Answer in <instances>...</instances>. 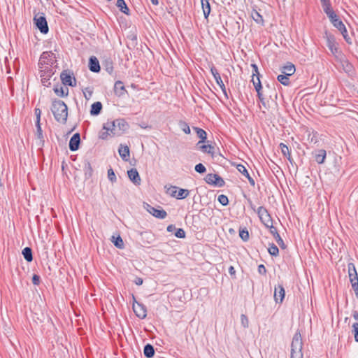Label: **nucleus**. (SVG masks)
Segmentation results:
<instances>
[{"label": "nucleus", "mask_w": 358, "mask_h": 358, "mask_svg": "<svg viewBox=\"0 0 358 358\" xmlns=\"http://www.w3.org/2000/svg\"><path fill=\"white\" fill-rule=\"evenodd\" d=\"M178 124H179L180 128L184 131L185 134H190L191 130H190L189 126L188 125V124L186 122L181 120L179 122Z\"/></svg>", "instance_id": "obj_46"}, {"label": "nucleus", "mask_w": 358, "mask_h": 358, "mask_svg": "<svg viewBox=\"0 0 358 358\" xmlns=\"http://www.w3.org/2000/svg\"><path fill=\"white\" fill-rule=\"evenodd\" d=\"M352 332L354 336H358V323L355 322L352 325Z\"/></svg>", "instance_id": "obj_63"}, {"label": "nucleus", "mask_w": 358, "mask_h": 358, "mask_svg": "<svg viewBox=\"0 0 358 358\" xmlns=\"http://www.w3.org/2000/svg\"><path fill=\"white\" fill-rule=\"evenodd\" d=\"M338 31L341 32V34H342V36L343 37L347 36L348 35V31H347V29H346V27L345 24L342 27V28H340L338 29Z\"/></svg>", "instance_id": "obj_62"}, {"label": "nucleus", "mask_w": 358, "mask_h": 358, "mask_svg": "<svg viewBox=\"0 0 358 358\" xmlns=\"http://www.w3.org/2000/svg\"><path fill=\"white\" fill-rule=\"evenodd\" d=\"M204 180L210 185L217 187H223L225 185L224 179L217 173H208Z\"/></svg>", "instance_id": "obj_4"}, {"label": "nucleus", "mask_w": 358, "mask_h": 358, "mask_svg": "<svg viewBox=\"0 0 358 358\" xmlns=\"http://www.w3.org/2000/svg\"><path fill=\"white\" fill-rule=\"evenodd\" d=\"M108 136H112V134L110 132V131L104 130L101 131L99 134V138L103 140L107 139Z\"/></svg>", "instance_id": "obj_53"}, {"label": "nucleus", "mask_w": 358, "mask_h": 358, "mask_svg": "<svg viewBox=\"0 0 358 358\" xmlns=\"http://www.w3.org/2000/svg\"><path fill=\"white\" fill-rule=\"evenodd\" d=\"M31 280L34 285H38L41 283V277L37 274H34Z\"/></svg>", "instance_id": "obj_55"}, {"label": "nucleus", "mask_w": 358, "mask_h": 358, "mask_svg": "<svg viewBox=\"0 0 358 358\" xmlns=\"http://www.w3.org/2000/svg\"><path fill=\"white\" fill-rule=\"evenodd\" d=\"M190 191L187 189L179 188L178 189L177 199H184L188 196Z\"/></svg>", "instance_id": "obj_43"}, {"label": "nucleus", "mask_w": 358, "mask_h": 358, "mask_svg": "<svg viewBox=\"0 0 358 358\" xmlns=\"http://www.w3.org/2000/svg\"><path fill=\"white\" fill-rule=\"evenodd\" d=\"M176 229L174 224H169L167 226L166 230L168 232H173Z\"/></svg>", "instance_id": "obj_64"}, {"label": "nucleus", "mask_w": 358, "mask_h": 358, "mask_svg": "<svg viewBox=\"0 0 358 358\" xmlns=\"http://www.w3.org/2000/svg\"><path fill=\"white\" fill-rule=\"evenodd\" d=\"M312 155L314 157L315 162L319 164H322L325 161L327 152L324 149H320L313 151Z\"/></svg>", "instance_id": "obj_17"}, {"label": "nucleus", "mask_w": 358, "mask_h": 358, "mask_svg": "<svg viewBox=\"0 0 358 358\" xmlns=\"http://www.w3.org/2000/svg\"><path fill=\"white\" fill-rule=\"evenodd\" d=\"M84 96L86 99H90L92 95L93 91L90 87H86L83 90Z\"/></svg>", "instance_id": "obj_52"}, {"label": "nucleus", "mask_w": 358, "mask_h": 358, "mask_svg": "<svg viewBox=\"0 0 358 358\" xmlns=\"http://www.w3.org/2000/svg\"><path fill=\"white\" fill-rule=\"evenodd\" d=\"M38 65V68L40 69V70L46 69V66H50L49 65V63L43 62L41 61V59H39Z\"/></svg>", "instance_id": "obj_60"}, {"label": "nucleus", "mask_w": 358, "mask_h": 358, "mask_svg": "<svg viewBox=\"0 0 358 358\" xmlns=\"http://www.w3.org/2000/svg\"><path fill=\"white\" fill-rule=\"evenodd\" d=\"M253 20L258 24H262L264 22L263 17L257 12L255 11L254 14H252Z\"/></svg>", "instance_id": "obj_51"}, {"label": "nucleus", "mask_w": 358, "mask_h": 358, "mask_svg": "<svg viewBox=\"0 0 358 358\" xmlns=\"http://www.w3.org/2000/svg\"><path fill=\"white\" fill-rule=\"evenodd\" d=\"M218 202L223 206H227L229 204V199L224 194H220L217 197Z\"/></svg>", "instance_id": "obj_47"}, {"label": "nucleus", "mask_w": 358, "mask_h": 358, "mask_svg": "<svg viewBox=\"0 0 358 358\" xmlns=\"http://www.w3.org/2000/svg\"><path fill=\"white\" fill-rule=\"evenodd\" d=\"M54 92L59 97H66L69 94V89L66 87H62L59 84L55 85L53 87Z\"/></svg>", "instance_id": "obj_25"}, {"label": "nucleus", "mask_w": 358, "mask_h": 358, "mask_svg": "<svg viewBox=\"0 0 358 358\" xmlns=\"http://www.w3.org/2000/svg\"><path fill=\"white\" fill-rule=\"evenodd\" d=\"M303 348V341L302 337H293V340L291 344V355H295V356H303L302 354Z\"/></svg>", "instance_id": "obj_9"}, {"label": "nucleus", "mask_w": 358, "mask_h": 358, "mask_svg": "<svg viewBox=\"0 0 358 358\" xmlns=\"http://www.w3.org/2000/svg\"><path fill=\"white\" fill-rule=\"evenodd\" d=\"M279 146L280 148L281 152H282V155L287 159V160L289 162V163L292 166L295 165V166L297 169L298 166L296 164V163L294 162V159H292L287 145L283 143H280Z\"/></svg>", "instance_id": "obj_21"}, {"label": "nucleus", "mask_w": 358, "mask_h": 358, "mask_svg": "<svg viewBox=\"0 0 358 358\" xmlns=\"http://www.w3.org/2000/svg\"><path fill=\"white\" fill-rule=\"evenodd\" d=\"M34 24L35 27L43 34H47L49 31V27L45 14L38 13L34 17Z\"/></svg>", "instance_id": "obj_3"}, {"label": "nucleus", "mask_w": 358, "mask_h": 358, "mask_svg": "<svg viewBox=\"0 0 358 358\" xmlns=\"http://www.w3.org/2000/svg\"><path fill=\"white\" fill-rule=\"evenodd\" d=\"M144 355L148 358H151L155 355V350L151 344H147L144 347L143 350Z\"/></svg>", "instance_id": "obj_40"}, {"label": "nucleus", "mask_w": 358, "mask_h": 358, "mask_svg": "<svg viewBox=\"0 0 358 358\" xmlns=\"http://www.w3.org/2000/svg\"><path fill=\"white\" fill-rule=\"evenodd\" d=\"M201 7L205 19H208L211 11L209 0H201Z\"/></svg>", "instance_id": "obj_32"}, {"label": "nucleus", "mask_w": 358, "mask_h": 358, "mask_svg": "<svg viewBox=\"0 0 358 358\" xmlns=\"http://www.w3.org/2000/svg\"><path fill=\"white\" fill-rule=\"evenodd\" d=\"M239 236L245 242H246L249 240V238H250L249 232L245 227L243 228V229H240Z\"/></svg>", "instance_id": "obj_45"}, {"label": "nucleus", "mask_w": 358, "mask_h": 358, "mask_svg": "<svg viewBox=\"0 0 358 358\" xmlns=\"http://www.w3.org/2000/svg\"><path fill=\"white\" fill-rule=\"evenodd\" d=\"M133 298V310L135 313L136 315L141 319H143L147 315V308L146 306L142 303L138 302L136 300L134 295H132Z\"/></svg>", "instance_id": "obj_8"}, {"label": "nucleus", "mask_w": 358, "mask_h": 358, "mask_svg": "<svg viewBox=\"0 0 358 358\" xmlns=\"http://www.w3.org/2000/svg\"><path fill=\"white\" fill-rule=\"evenodd\" d=\"M194 170L196 172H197L200 174H203V173H206V168L203 164L199 163V164H196V166H194Z\"/></svg>", "instance_id": "obj_49"}, {"label": "nucleus", "mask_w": 358, "mask_h": 358, "mask_svg": "<svg viewBox=\"0 0 358 358\" xmlns=\"http://www.w3.org/2000/svg\"><path fill=\"white\" fill-rule=\"evenodd\" d=\"M55 54L51 51L43 52L40 56L41 61L43 62L49 63V65L52 67L53 64L55 62L54 60Z\"/></svg>", "instance_id": "obj_18"}, {"label": "nucleus", "mask_w": 358, "mask_h": 358, "mask_svg": "<svg viewBox=\"0 0 358 358\" xmlns=\"http://www.w3.org/2000/svg\"><path fill=\"white\" fill-rule=\"evenodd\" d=\"M55 71L51 66H46V69L40 70V76L41 78V83L43 85L49 87L51 84L50 82V78L54 75Z\"/></svg>", "instance_id": "obj_10"}, {"label": "nucleus", "mask_w": 358, "mask_h": 358, "mask_svg": "<svg viewBox=\"0 0 358 358\" xmlns=\"http://www.w3.org/2000/svg\"><path fill=\"white\" fill-rule=\"evenodd\" d=\"M348 276L352 286L358 285V274L353 263L348 264Z\"/></svg>", "instance_id": "obj_12"}, {"label": "nucleus", "mask_w": 358, "mask_h": 358, "mask_svg": "<svg viewBox=\"0 0 358 358\" xmlns=\"http://www.w3.org/2000/svg\"><path fill=\"white\" fill-rule=\"evenodd\" d=\"M251 67L252 69V77L260 76L258 70V66L256 64H252Z\"/></svg>", "instance_id": "obj_56"}, {"label": "nucleus", "mask_w": 358, "mask_h": 358, "mask_svg": "<svg viewBox=\"0 0 358 358\" xmlns=\"http://www.w3.org/2000/svg\"><path fill=\"white\" fill-rule=\"evenodd\" d=\"M129 128L127 122L123 118H118L114 120H108L103 125V130H108L113 136H120Z\"/></svg>", "instance_id": "obj_1"}, {"label": "nucleus", "mask_w": 358, "mask_h": 358, "mask_svg": "<svg viewBox=\"0 0 358 358\" xmlns=\"http://www.w3.org/2000/svg\"><path fill=\"white\" fill-rule=\"evenodd\" d=\"M268 252L273 257H277L279 255V249L273 243H269Z\"/></svg>", "instance_id": "obj_44"}, {"label": "nucleus", "mask_w": 358, "mask_h": 358, "mask_svg": "<svg viewBox=\"0 0 358 358\" xmlns=\"http://www.w3.org/2000/svg\"><path fill=\"white\" fill-rule=\"evenodd\" d=\"M178 187H176V186L172 187V188L171 189V192H170V195L173 197L176 198L177 194H178Z\"/></svg>", "instance_id": "obj_61"}, {"label": "nucleus", "mask_w": 358, "mask_h": 358, "mask_svg": "<svg viewBox=\"0 0 358 358\" xmlns=\"http://www.w3.org/2000/svg\"><path fill=\"white\" fill-rule=\"evenodd\" d=\"M321 4L324 12L327 15V17L335 13L331 7V3L330 0H323L321 1Z\"/></svg>", "instance_id": "obj_27"}, {"label": "nucleus", "mask_w": 358, "mask_h": 358, "mask_svg": "<svg viewBox=\"0 0 358 358\" xmlns=\"http://www.w3.org/2000/svg\"><path fill=\"white\" fill-rule=\"evenodd\" d=\"M89 69L94 73H99L101 71V67L98 59L95 56H91L89 59L88 64Z\"/></svg>", "instance_id": "obj_20"}, {"label": "nucleus", "mask_w": 358, "mask_h": 358, "mask_svg": "<svg viewBox=\"0 0 358 358\" xmlns=\"http://www.w3.org/2000/svg\"><path fill=\"white\" fill-rule=\"evenodd\" d=\"M277 80L278 82H280L282 85L285 86H289L290 85L289 81V76H287L286 74H280L278 75L277 77Z\"/></svg>", "instance_id": "obj_42"}, {"label": "nucleus", "mask_w": 358, "mask_h": 358, "mask_svg": "<svg viewBox=\"0 0 358 358\" xmlns=\"http://www.w3.org/2000/svg\"><path fill=\"white\" fill-rule=\"evenodd\" d=\"M273 296L276 303H281L283 301L285 296V290L282 285L278 284L275 286Z\"/></svg>", "instance_id": "obj_13"}, {"label": "nucleus", "mask_w": 358, "mask_h": 358, "mask_svg": "<svg viewBox=\"0 0 358 358\" xmlns=\"http://www.w3.org/2000/svg\"><path fill=\"white\" fill-rule=\"evenodd\" d=\"M174 235L177 238H185L186 234L183 229L178 228L175 230Z\"/></svg>", "instance_id": "obj_50"}, {"label": "nucleus", "mask_w": 358, "mask_h": 358, "mask_svg": "<svg viewBox=\"0 0 358 358\" xmlns=\"http://www.w3.org/2000/svg\"><path fill=\"white\" fill-rule=\"evenodd\" d=\"M110 241L117 248L123 249L124 248V241L120 234L112 236Z\"/></svg>", "instance_id": "obj_31"}, {"label": "nucleus", "mask_w": 358, "mask_h": 358, "mask_svg": "<svg viewBox=\"0 0 358 358\" xmlns=\"http://www.w3.org/2000/svg\"><path fill=\"white\" fill-rule=\"evenodd\" d=\"M103 69L109 74H112L113 72V63L110 59H106L103 62Z\"/></svg>", "instance_id": "obj_39"}, {"label": "nucleus", "mask_w": 358, "mask_h": 358, "mask_svg": "<svg viewBox=\"0 0 358 358\" xmlns=\"http://www.w3.org/2000/svg\"><path fill=\"white\" fill-rule=\"evenodd\" d=\"M210 72H211L214 79L215 80L217 84L221 85V83H223V81L221 78V76H220L217 69L215 68V66L213 65L210 67Z\"/></svg>", "instance_id": "obj_41"}, {"label": "nucleus", "mask_w": 358, "mask_h": 358, "mask_svg": "<svg viewBox=\"0 0 358 358\" xmlns=\"http://www.w3.org/2000/svg\"><path fill=\"white\" fill-rule=\"evenodd\" d=\"M280 70L282 73L291 76L295 73L296 68L292 63L288 62L285 66L280 67Z\"/></svg>", "instance_id": "obj_24"}, {"label": "nucleus", "mask_w": 358, "mask_h": 358, "mask_svg": "<svg viewBox=\"0 0 358 358\" xmlns=\"http://www.w3.org/2000/svg\"><path fill=\"white\" fill-rule=\"evenodd\" d=\"M34 113L36 117V123H41V109L36 108L34 110Z\"/></svg>", "instance_id": "obj_57"}, {"label": "nucleus", "mask_w": 358, "mask_h": 358, "mask_svg": "<svg viewBox=\"0 0 358 358\" xmlns=\"http://www.w3.org/2000/svg\"><path fill=\"white\" fill-rule=\"evenodd\" d=\"M127 175L129 180L135 185H140L141 179L136 169L131 168L127 171Z\"/></svg>", "instance_id": "obj_15"}, {"label": "nucleus", "mask_w": 358, "mask_h": 358, "mask_svg": "<svg viewBox=\"0 0 358 358\" xmlns=\"http://www.w3.org/2000/svg\"><path fill=\"white\" fill-rule=\"evenodd\" d=\"M103 106L100 101H96L93 103L90 108V115L92 116H96L101 112Z\"/></svg>", "instance_id": "obj_29"}, {"label": "nucleus", "mask_w": 358, "mask_h": 358, "mask_svg": "<svg viewBox=\"0 0 358 358\" xmlns=\"http://www.w3.org/2000/svg\"><path fill=\"white\" fill-rule=\"evenodd\" d=\"M114 92L115 94L119 97L122 96L126 93H127V91L125 89L124 83L122 81L117 80L115 83Z\"/></svg>", "instance_id": "obj_22"}, {"label": "nucleus", "mask_w": 358, "mask_h": 358, "mask_svg": "<svg viewBox=\"0 0 358 358\" xmlns=\"http://www.w3.org/2000/svg\"><path fill=\"white\" fill-rule=\"evenodd\" d=\"M324 38L327 40V46L331 52L332 54L335 55L338 52V48L337 47L338 44L336 41L335 36L331 34L325 33Z\"/></svg>", "instance_id": "obj_11"}, {"label": "nucleus", "mask_w": 358, "mask_h": 358, "mask_svg": "<svg viewBox=\"0 0 358 358\" xmlns=\"http://www.w3.org/2000/svg\"><path fill=\"white\" fill-rule=\"evenodd\" d=\"M199 150H201L204 153H208L212 157L214 155V150L215 148L210 144L207 145H201L199 147Z\"/></svg>", "instance_id": "obj_38"}, {"label": "nucleus", "mask_w": 358, "mask_h": 358, "mask_svg": "<svg viewBox=\"0 0 358 358\" xmlns=\"http://www.w3.org/2000/svg\"><path fill=\"white\" fill-rule=\"evenodd\" d=\"M329 21L333 24V26L336 28L338 30L344 25L342 20L339 18V17L336 15V13H333L330 16L328 17Z\"/></svg>", "instance_id": "obj_26"}, {"label": "nucleus", "mask_w": 358, "mask_h": 358, "mask_svg": "<svg viewBox=\"0 0 358 358\" xmlns=\"http://www.w3.org/2000/svg\"><path fill=\"white\" fill-rule=\"evenodd\" d=\"M60 79L64 86L75 87L76 85V80L73 73L69 70H64L61 73Z\"/></svg>", "instance_id": "obj_7"}, {"label": "nucleus", "mask_w": 358, "mask_h": 358, "mask_svg": "<svg viewBox=\"0 0 358 358\" xmlns=\"http://www.w3.org/2000/svg\"><path fill=\"white\" fill-rule=\"evenodd\" d=\"M236 169L248 180V182L250 184V185L253 187L255 185V180L250 176L248 169L243 164H237Z\"/></svg>", "instance_id": "obj_19"}, {"label": "nucleus", "mask_w": 358, "mask_h": 358, "mask_svg": "<svg viewBox=\"0 0 358 358\" xmlns=\"http://www.w3.org/2000/svg\"><path fill=\"white\" fill-rule=\"evenodd\" d=\"M257 213L261 222L266 228L270 229V225H273V220L268 210L264 206H259Z\"/></svg>", "instance_id": "obj_5"}, {"label": "nucleus", "mask_w": 358, "mask_h": 358, "mask_svg": "<svg viewBox=\"0 0 358 358\" xmlns=\"http://www.w3.org/2000/svg\"><path fill=\"white\" fill-rule=\"evenodd\" d=\"M343 69L348 76H352L354 73V66L348 60H345L343 62Z\"/></svg>", "instance_id": "obj_35"}, {"label": "nucleus", "mask_w": 358, "mask_h": 358, "mask_svg": "<svg viewBox=\"0 0 358 358\" xmlns=\"http://www.w3.org/2000/svg\"><path fill=\"white\" fill-rule=\"evenodd\" d=\"M116 5L122 13L126 15L129 14V9L124 0H117Z\"/></svg>", "instance_id": "obj_36"}, {"label": "nucleus", "mask_w": 358, "mask_h": 358, "mask_svg": "<svg viewBox=\"0 0 358 358\" xmlns=\"http://www.w3.org/2000/svg\"><path fill=\"white\" fill-rule=\"evenodd\" d=\"M51 111L55 120L65 124L68 118V107L62 100L54 99L52 101Z\"/></svg>", "instance_id": "obj_2"}, {"label": "nucleus", "mask_w": 358, "mask_h": 358, "mask_svg": "<svg viewBox=\"0 0 358 358\" xmlns=\"http://www.w3.org/2000/svg\"><path fill=\"white\" fill-rule=\"evenodd\" d=\"M241 322L242 325L244 327H248L249 320H248V317L245 315H244V314L241 315Z\"/></svg>", "instance_id": "obj_54"}, {"label": "nucleus", "mask_w": 358, "mask_h": 358, "mask_svg": "<svg viewBox=\"0 0 358 358\" xmlns=\"http://www.w3.org/2000/svg\"><path fill=\"white\" fill-rule=\"evenodd\" d=\"M108 178L112 183L117 181L115 173L111 167L108 169Z\"/></svg>", "instance_id": "obj_48"}, {"label": "nucleus", "mask_w": 358, "mask_h": 358, "mask_svg": "<svg viewBox=\"0 0 358 358\" xmlns=\"http://www.w3.org/2000/svg\"><path fill=\"white\" fill-rule=\"evenodd\" d=\"M36 136L39 140V143L38 145L39 146L43 147L44 145V138L43 134V130L41 126V123H36Z\"/></svg>", "instance_id": "obj_34"}, {"label": "nucleus", "mask_w": 358, "mask_h": 358, "mask_svg": "<svg viewBox=\"0 0 358 358\" xmlns=\"http://www.w3.org/2000/svg\"><path fill=\"white\" fill-rule=\"evenodd\" d=\"M270 233L273 235L279 246L281 248L285 249L286 248V245L285 244L284 241L278 234L277 229L273 225H270Z\"/></svg>", "instance_id": "obj_23"}, {"label": "nucleus", "mask_w": 358, "mask_h": 358, "mask_svg": "<svg viewBox=\"0 0 358 358\" xmlns=\"http://www.w3.org/2000/svg\"><path fill=\"white\" fill-rule=\"evenodd\" d=\"M22 255L27 262H31L33 261V252L31 248L25 247L22 251Z\"/></svg>", "instance_id": "obj_33"}, {"label": "nucleus", "mask_w": 358, "mask_h": 358, "mask_svg": "<svg viewBox=\"0 0 358 358\" xmlns=\"http://www.w3.org/2000/svg\"><path fill=\"white\" fill-rule=\"evenodd\" d=\"M80 135L79 133L74 134L70 138L69 148L72 152L77 151L80 148Z\"/></svg>", "instance_id": "obj_14"}, {"label": "nucleus", "mask_w": 358, "mask_h": 358, "mask_svg": "<svg viewBox=\"0 0 358 358\" xmlns=\"http://www.w3.org/2000/svg\"><path fill=\"white\" fill-rule=\"evenodd\" d=\"M118 152L120 154V156L124 161H128L129 158V148L127 145H120V147L118 150Z\"/></svg>", "instance_id": "obj_30"}, {"label": "nucleus", "mask_w": 358, "mask_h": 358, "mask_svg": "<svg viewBox=\"0 0 358 358\" xmlns=\"http://www.w3.org/2000/svg\"><path fill=\"white\" fill-rule=\"evenodd\" d=\"M193 129L196 131L197 136L200 138L196 145H199L200 143H205L207 139L206 131L204 129L196 127H194Z\"/></svg>", "instance_id": "obj_28"}, {"label": "nucleus", "mask_w": 358, "mask_h": 358, "mask_svg": "<svg viewBox=\"0 0 358 358\" xmlns=\"http://www.w3.org/2000/svg\"><path fill=\"white\" fill-rule=\"evenodd\" d=\"M144 208L146 210L151 214L152 216L155 217L158 219H164L167 216V213L164 210L161 206H158V208H155L152 206L148 203L144 204Z\"/></svg>", "instance_id": "obj_6"}, {"label": "nucleus", "mask_w": 358, "mask_h": 358, "mask_svg": "<svg viewBox=\"0 0 358 358\" xmlns=\"http://www.w3.org/2000/svg\"><path fill=\"white\" fill-rule=\"evenodd\" d=\"M259 77H260V76H256V79H255V78L252 77V82L253 83V85H254V87H255V89L257 93L260 96H261V91H262V85Z\"/></svg>", "instance_id": "obj_37"}, {"label": "nucleus", "mask_w": 358, "mask_h": 358, "mask_svg": "<svg viewBox=\"0 0 358 358\" xmlns=\"http://www.w3.org/2000/svg\"><path fill=\"white\" fill-rule=\"evenodd\" d=\"M258 273L260 274V275H266V267L264 266V264H259L258 266Z\"/></svg>", "instance_id": "obj_58"}, {"label": "nucleus", "mask_w": 358, "mask_h": 358, "mask_svg": "<svg viewBox=\"0 0 358 358\" xmlns=\"http://www.w3.org/2000/svg\"><path fill=\"white\" fill-rule=\"evenodd\" d=\"M83 169L84 171L85 180H89L92 177L94 170L88 159H85L83 162Z\"/></svg>", "instance_id": "obj_16"}, {"label": "nucleus", "mask_w": 358, "mask_h": 358, "mask_svg": "<svg viewBox=\"0 0 358 358\" xmlns=\"http://www.w3.org/2000/svg\"><path fill=\"white\" fill-rule=\"evenodd\" d=\"M228 271H229V275H231V277L233 278V279H236V270L234 268V267L233 266H230L228 268Z\"/></svg>", "instance_id": "obj_59"}]
</instances>
